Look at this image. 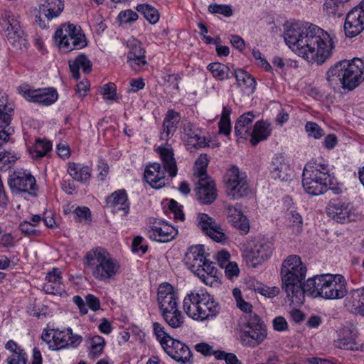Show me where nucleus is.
Masks as SVG:
<instances>
[{
	"label": "nucleus",
	"instance_id": "obj_49",
	"mask_svg": "<svg viewBox=\"0 0 364 364\" xmlns=\"http://www.w3.org/2000/svg\"><path fill=\"white\" fill-rule=\"evenodd\" d=\"M305 129L309 136H311L316 139H321L325 134L323 129L316 122H306Z\"/></svg>",
	"mask_w": 364,
	"mask_h": 364
},
{
	"label": "nucleus",
	"instance_id": "obj_36",
	"mask_svg": "<svg viewBox=\"0 0 364 364\" xmlns=\"http://www.w3.org/2000/svg\"><path fill=\"white\" fill-rule=\"evenodd\" d=\"M67 171L73 180L85 183L91 177V168L88 166L75 162L68 163Z\"/></svg>",
	"mask_w": 364,
	"mask_h": 364
},
{
	"label": "nucleus",
	"instance_id": "obj_29",
	"mask_svg": "<svg viewBox=\"0 0 364 364\" xmlns=\"http://www.w3.org/2000/svg\"><path fill=\"white\" fill-rule=\"evenodd\" d=\"M156 151L162 161L164 170L168 173L171 178L175 177L178 173V168L171 145L166 143L159 146Z\"/></svg>",
	"mask_w": 364,
	"mask_h": 364
},
{
	"label": "nucleus",
	"instance_id": "obj_59",
	"mask_svg": "<svg viewBox=\"0 0 364 364\" xmlns=\"http://www.w3.org/2000/svg\"><path fill=\"white\" fill-rule=\"evenodd\" d=\"M46 283H56L62 282V273L60 269L53 268L52 270L49 271L46 276Z\"/></svg>",
	"mask_w": 364,
	"mask_h": 364
},
{
	"label": "nucleus",
	"instance_id": "obj_60",
	"mask_svg": "<svg viewBox=\"0 0 364 364\" xmlns=\"http://www.w3.org/2000/svg\"><path fill=\"white\" fill-rule=\"evenodd\" d=\"M7 364H28L26 353L11 355L6 360Z\"/></svg>",
	"mask_w": 364,
	"mask_h": 364
},
{
	"label": "nucleus",
	"instance_id": "obj_42",
	"mask_svg": "<svg viewBox=\"0 0 364 364\" xmlns=\"http://www.w3.org/2000/svg\"><path fill=\"white\" fill-rule=\"evenodd\" d=\"M349 0H324L323 4V12L328 16H340L341 15V8L343 4Z\"/></svg>",
	"mask_w": 364,
	"mask_h": 364
},
{
	"label": "nucleus",
	"instance_id": "obj_14",
	"mask_svg": "<svg viewBox=\"0 0 364 364\" xmlns=\"http://www.w3.org/2000/svg\"><path fill=\"white\" fill-rule=\"evenodd\" d=\"M326 212L329 218L341 224L355 221L358 218L352 203L341 198L330 200L327 204Z\"/></svg>",
	"mask_w": 364,
	"mask_h": 364
},
{
	"label": "nucleus",
	"instance_id": "obj_50",
	"mask_svg": "<svg viewBox=\"0 0 364 364\" xmlns=\"http://www.w3.org/2000/svg\"><path fill=\"white\" fill-rule=\"evenodd\" d=\"M194 273L197 274L198 277H204V274L216 275L217 269L214 263L205 258L201 267H199L198 271H196Z\"/></svg>",
	"mask_w": 364,
	"mask_h": 364
},
{
	"label": "nucleus",
	"instance_id": "obj_17",
	"mask_svg": "<svg viewBox=\"0 0 364 364\" xmlns=\"http://www.w3.org/2000/svg\"><path fill=\"white\" fill-rule=\"evenodd\" d=\"M198 227L203 233L208 236L213 241L225 244L228 241V236L220 223L206 213H199L197 216Z\"/></svg>",
	"mask_w": 364,
	"mask_h": 364
},
{
	"label": "nucleus",
	"instance_id": "obj_37",
	"mask_svg": "<svg viewBox=\"0 0 364 364\" xmlns=\"http://www.w3.org/2000/svg\"><path fill=\"white\" fill-rule=\"evenodd\" d=\"M270 124L263 120L257 121L251 131L250 143L252 146L257 145L260 141H264L268 138L271 134Z\"/></svg>",
	"mask_w": 364,
	"mask_h": 364
},
{
	"label": "nucleus",
	"instance_id": "obj_12",
	"mask_svg": "<svg viewBox=\"0 0 364 364\" xmlns=\"http://www.w3.org/2000/svg\"><path fill=\"white\" fill-rule=\"evenodd\" d=\"M319 296L328 300L341 299L347 294V282L342 274H323L319 282Z\"/></svg>",
	"mask_w": 364,
	"mask_h": 364
},
{
	"label": "nucleus",
	"instance_id": "obj_41",
	"mask_svg": "<svg viewBox=\"0 0 364 364\" xmlns=\"http://www.w3.org/2000/svg\"><path fill=\"white\" fill-rule=\"evenodd\" d=\"M136 9L151 24L156 23L159 20V13L154 6L142 4L136 6Z\"/></svg>",
	"mask_w": 364,
	"mask_h": 364
},
{
	"label": "nucleus",
	"instance_id": "obj_44",
	"mask_svg": "<svg viewBox=\"0 0 364 364\" xmlns=\"http://www.w3.org/2000/svg\"><path fill=\"white\" fill-rule=\"evenodd\" d=\"M209 159L207 154H200L195 162L194 175L198 178L210 177L207 174V167L208 165Z\"/></svg>",
	"mask_w": 364,
	"mask_h": 364
},
{
	"label": "nucleus",
	"instance_id": "obj_30",
	"mask_svg": "<svg viewBox=\"0 0 364 364\" xmlns=\"http://www.w3.org/2000/svg\"><path fill=\"white\" fill-rule=\"evenodd\" d=\"M107 205L114 212H122L123 216H127L130 210V203L124 189H119L113 192L106 198Z\"/></svg>",
	"mask_w": 364,
	"mask_h": 364
},
{
	"label": "nucleus",
	"instance_id": "obj_21",
	"mask_svg": "<svg viewBox=\"0 0 364 364\" xmlns=\"http://www.w3.org/2000/svg\"><path fill=\"white\" fill-rule=\"evenodd\" d=\"M273 249V244L268 239L261 238L256 240L247 256L248 262L255 267L270 257Z\"/></svg>",
	"mask_w": 364,
	"mask_h": 364
},
{
	"label": "nucleus",
	"instance_id": "obj_28",
	"mask_svg": "<svg viewBox=\"0 0 364 364\" xmlns=\"http://www.w3.org/2000/svg\"><path fill=\"white\" fill-rule=\"evenodd\" d=\"M25 97L28 101L48 106L58 100V95L55 89L48 87L29 90L25 92Z\"/></svg>",
	"mask_w": 364,
	"mask_h": 364
},
{
	"label": "nucleus",
	"instance_id": "obj_33",
	"mask_svg": "<svg viewBox=\"0 0 364 364\" xmlns=\"http://www.w3.org/2000/svg\"><path fill=\"white\" fill-rule=\"evenodd\" d=\"M68 65L71 76L76 80H79L80 77V68H82L83 73L85 74L92 71V62L84 53L78 55L74 60H70Z\"/></svg>",
	"mask_w": 364,
	"mask_h": 364
},
{
	"label": "nucleus",
	"instance_id": "obj_5",
	"mask_svg": "<svg viewBox=\"0 0 364 364\" xmlns=\"http://www.w3.org/2000/svg\"><path fill=\"white\" fill-rule=\"evenodd\" d=\"M183 309L189 318L205 321L215 318L220 314V306L206 291L198 290L186 294Z\"/></svg>",
	"mask_w": 364,
	"mask_h": 364
},
{
	"label": "nucleus",
	"instance_id": "obj_26",
	"mask_svg": "<svg viewBox=\"0 0 364 364\" xmlns=\"http://www.w3.org/2000/svg\"><path fill=\"white\" fill-rule=\"evenodd\" d=\"M63 8L64 4L61 0H45L44 3L41 4L39 7V16H37L36 22L41 28H46V23L43 18L50 21L58 16L63 11Z\"/></svg>",
	"mask_w": 364,
	"mask_h": 364
},
{
	"label": "nucleus",
	"instance_id": "obj_43",
	"mask_svg": "<svg viewBox=\"0 0 364 364\" xmlns=\"http://www.w3.org/2000/svg\"><path fill=\"white\" fill-rule=\"evenodd\" d=\"M232 77H235L239 87H255V81L253 77L242 69L232 70Z\"/></svg>",
	"mask_w": 364,
	"mask_h": 364
},
{
	"label": "nucleus",
	"instance_id": "obj_62",
	"mask_svg": "<svg viewBox=\"0 0 364 364\" xmlns=\"http://www.w3.org/2000/svg\"><path fill=\"white\" fill-rule=\"evenodd\" d=\"M223 268H225V274L229 279H232L239 274L240 269L236 262H230Z\"/></svg>",
	"mask_w": 364,
	"mask_h": 364
},
{
	"label": "nucleus",
	"instance_id": "obj_40",
	"mask_svg": "<svg viewBox=\"0 0 364 364\" xmlns=\"http://www.w3.org/2000/svg\"><path fill=\"white\" fill-rule=\"evenodd\" d=\"M50 141L41 139H36L35 144L28 148V151L33 158H41L46 156L51 149Z\"/></svg>",
	"mask_w": 364,
	"mask_h": 364
},
{
	"label": "nucleus",
	"instance_id": "obj_24",
	"mask_svg": "<svg viewBox=\"0 0 364 364\" xmlns=\"http://www.w3.org/2000/svg\"><path fill=\"white\" fill-rule=\"evenodd\" d=\"M272 178L281 181H289L294 176V171L285 157L282 154H276L272 158L270 167Z\"/></svg>",
	"mask_w": 364,
	"mask_h": 364
},
{
	"label": "nucleus",
	"instance_id": "obj_15",
	"mask_svg": "<svg viewBox=\"0 0 364 364\" xmlns=\"http://www.w3.org/2000/svg\"><path fill=\"white\" fill-rule=\"evenodd\" d=\"M225 181L227 195L232 199H239L250 192L245 176L236 166L228 171Z\"/></svg>",
	"mask_w": 364,
	"mask_h": 364
},
{
	"label": "nucleus",
	"instance_id": "obj_22",
	"mask_svg": "<svg viewBox=\"0 0 364 364\" xmlns=\"http://www.w3.org/2000/svg\"><path fill=\"white\" fill-rule=\"evenodd\" d=\"M14 109L7 105V97L4 93L0 92V139L6 142L14 132L10 127Z\"/></svg>",
	"mask_w": 364,
	"mask_h": 364
},
{
	"label": "nucleus",
	"instance_id": "obj_11",
	"mask_svg": "<svg viewBox=\"0 0 364 364\" xmlns=\"http://www.w3.org/2000/svg\"><path fill=\"white\" fill-rule=\"evenodd\" d=\"M0 26L5 31L9 43L16 50H26L28 42L21 29L18 16L11 11H4L0 18Z\"/></svg>",
	"mask_w": 364,
	"mask_h": 364
},
{
	"label": "nucleus",
	"instance_id": "obj_48",
	"mask_svg": "<svg viewBox=\"0 0 364 364\" xmlns=\"http://www.w3.org/2000/svg\"><path fill=\"white\" fill-rule=\"evenodd\" d=\"M213 355L217 360H225L226 364H242L236 355L232 353H226L218 350L213 352Z\"/></svg>",
	"mask_w": 364,
	"mask_h": 364
},
{
	"label": "nucleus",
	"instance_id": "obj_56",
	"mask_svg": "<svg viewBox=\"0 0 364 364\" xmlns=\"http://www.w3.org/2000/svg\"><path fill=\"white\" fill-rule=\"evenodd\" d=\"M19 230L26 236L31 237L38 235L39 231L35 228V224L28 221H23L19 225Z\"/></svg>",
	"mask_w": 364,
	"mask_h": 364
},
{
	"label": "nucleus",
	"instance_id": "obj_57",
	"mask_svg": "<svg viewBox=\"0 0 364 364\" xmlns=\"http://www.w3.org/2000/svg\"><path fill=\"white\" fill-rule=\"evenodd\" d=\"M170 210L173 213L174 218L183 221L185 219L184 213L181 209V206L173 199H171L168 204Z\"/></svg>",
	"mask_w": 364,
	"mask_h": 364
},
{
	"label": "nucleus",
	"instance_id": "obj_7",
	"mask_svg": "<svg viewBox=\"0 0 364 364\" xmlns=\"http://www.w3.org/2000/svg\"><path fill=\"white\" fill-rule=\"evenodd\" d=\"M178 294L168 283L159 285L157 292V303L160 314L164 321L172 328H181L185 318L178 306Z\"/></svg>",
	"mask_w": 364,
	"mask_h": 364
},
{
	"label": "nucleus",
	"instance_id": "obj_13",
	"mask_svg": "<svg viewBox=\"0 0 364 364\" xmlns=\"http://www.w3.org/2000/svg\"><path fill=\"white\" fill-rule=\"evenodd\" d=\"M266 326L255 314H250L245 328L240 333L241 343L245 346L256 347L267 337Z\"/></svg>",
	"mask_w": 364,
	"mask_h": 364
},
{
	"label": "nucleus",
	"instance_id": "obj_54",
	"mask_svg": "<svg viewBox=\"0 0 364 364\" xmlns=\"http://www.w3.org/2000/svg\"><path fill=\"white\" fill-rule=\"evenodd\" d=\"M208 11L213 14H223L226 17L232 15V10L230 6L222 4H210L208 6Z\"/></svg>",
	"mask_w": 364,
	"mask_h": 364
},
{
	"label": "nucleus",
	"instance_id": "obj_27",
	"mask_svg": "<svg viewBox=\"0 0 364 364\" xmlns=\"http://www.w3.org/2000/svg\"><path fill=\"white\" fill-rule=\"evenodd\" d=\"M145 181L154 188L159 189L169 183L166 178L165 171L162 169L159 163L149 164L144 173Z\"/></svg>",
	"mask_w": 364,
	"mask_h": 364
},
{
	"label": "nucleus",
	"instance_id": "obj_10",
	"mask_svg": "<svg viewBox=\"0 0 364 364\" xmlns=\"http://www.w3.org/2000/svg\"><path fill=\"white\" fill-rule=\"evenodd\" d=\"M41 338L53 350L76 348L82 341V337L78 334H74L70 327L63 330L58 328L44 330Z\"/></svg>",
	"mask_w": 364,
	"mask_h": 364
},
{
	"label": "nucleus",
	"instance_id": "obj_39",
	"mask_svg": "<svg viewBox=\"0 0 364 364\" xmlns=\"http://www.w3.org/2000/svg\"><path fill=\"white\" fill-rule=\"evenodd\" d=\"M208 70L211 73L213 77L218 80H224L232 77V70L226 65L215 62L210 63Z\"/></svg>",
	"mask_w": 364,
	"mask_h": 364
},
{
	"label": "nucleus",
	"instance_id": "obj_31",
	"mask_svg": "<svg viewBox=\"0 0 364 364\" xmlns=\"http://www.w3.org/2000/svg\"><path fill=\"white\" fill-rule=\"evenodd\" d=\"M128 46L129 50L127 53V61L135 70L146 64L145 60V50L141 42L136 39L131 41Z\"/></svg>",
	"mask_w": 364,
	"mask_h": 364
},
{
	"label": "nucleus",
	"instance_id": "obj_18",
	"mask_svg": "<svg viewBox=\"0 0 364 364\" xmlns=\"http://www.w3.org/2000/svg\"><path fill=\"white\" fill-rule=\"evenodd\" d=\"M358 338L359 333L355 326H343L337 331L334 346L341 349L358 351L362 348Z\"/></svg>",
	"mask_w": 364,
	"mask_h": 364
},
{
	"label": "nucleus",
	"instance_id": "obj_19",
	"mask_svg": "<svg viewBox=\"0 0 364 364\" xmlns=\"http://www.w3.org/2000/svg\"><path fill=\"white\" fill-rule=\"evenodd\" d=\"M364 30V0L346 15L344 31L346 36L353 38Z\"/></svg>",
	"mask_w": 364,
	"mask_h": 364
},
{
	"label": "nucleus",
	"instance_id": "obj_51",
	"mask_svg": "<svg viewBox=\"0 0 364 364\" xmlns=\"http://www.w3.org/2000/svg\"><path fill=\"white\" fill-rule=\"evenodd\" d=\"M148 250V245L145 242L144 238L141 236H136L132 240V251L134 253L144 255Z\"/></svg>",
	"mask_w": 364,
	"mask_h": 364
},
{
	"label": "nucleus",
	"instance_id": "obj_47",
	"mask_svg": "<svg viewBox=\"0 0 364 364\" xmlns=\"http://www.w3.org/2000/svg\"><path fill=\"white\" fill-rule=\"evenodd\" d=\"M105 339L100 336H95L90 339V351L92 356L100 355L105 347Z\"/></svg>",
	"mask_w": 364,
	"mask_h": 364
},
{
	"label": "nucleus",
	"instance_id": "obj_8",
	"mask_svg": "<svg viewBox=\"0 0 364 364\" xmlns=\"http://www.w3.org/2000/svg\"><path fill=\"white\" fill-rule=\"evenodd\" d=\"M153 331L164 350L173 360L183 364L193 361V354L189 347L179 340L173 338L159 322L153 323Z\"/></svg>",
	"mask_w": 364,
	"mask_h": 364
},
{
	"label": "nucleus",
	"instance_id": "obj_16",
	"mask_svg": "<svg viewBox=\"0 0 364 364\" xmlns=\"http://www.w3.org/2000/svg\"><path fill=\"white\" fill-rule=\"evenodd\" d=\"M8 184L11 191L18 193H27L31 196L32 191L37 189L36 178L27 170H18L9 175Z\"/></svg>",
	"mask_w": 364,
	"mask_h": 364
},
{
	"label": "nucleus",
	"instance_id": "obj_9",
	"mask_svg": "<svg viewBox=\"0 0 364 364\" xmlns=\"http://www.w3.org/2000/svg\"><path fill=\"white\" fill-rule=\"evenodd\" d=\"M53 38L60 49L65 52L82 49L87 46L82 29L73 23L62 24L55 31Z\"/></svg>",
	"mask_w": 364,
	"mask_h": 364
},
{
	"label": "nucleus",
	"instance_id": "obj_38",
	"mask_svg": "<svg viewBox=\"0 0 364 364\" xmlns=\"http://www.w3.org/2000/svg\"><path fill=\"white\" fill-rule=\"evenodd\" d=\"M319 282H321V274L316 275L312 278L308 279L305 282H301V288L302 289L303 299H301V302H292L295 304H301L304 301L305 292H309L311 295L319 296V291L321 288Z\"/></svg>",
	"mask_w": 364,
	"mask_h": 364
},
{
	"label": "nucleus",
	"instance_id": "obj_53",
	"mask_svg": "<svg viewBox=\"0 0 364 364\" xmlns=\"http://www.w3.org/2000/svg\"><path fill=\"white\" fill-rule=\"evenodd\" d=\"M18 157L13 152L3 151L0 154V167L10 168L16 162Z\"/></svg>",
	"mask_w": 364,
	"mask_h": 364
},
{
	"label": "nucleus",
	"instance_id": "obj_46",
	"mask_svg": "<svg viewBox=\"0 0 364 364\" xmlns=\"http://www.w3.org/2000/svg\"><path fill=\"white\" fill-rule=\"evenodd\" d=\"M43 290L46 294L58 295L60 296H63L65 294L63 282L56 283H45L43 286Z\"/></svg>",
	"mask_w": 364,
	"mask_h": 364
},
{
	"label": "nucleus",
	"instance_id": "obj_61",
	"mask_svg": "<svg viewBox=\"0 0 364 364\" xmlns=\"http://www.w3.org/2000/svg\"><path fill=\"white\" fill-rule=\"evenodd\" d=\"M242 217H245L241 210L236 209L235 208H229L228 209V219L229 222L234 226L236 223L240 222Z\"/></svg>",
	"mask_w": 364,
	"mask_h": 364
},
{
	"label": "nucleus",
	"instance_id": "obj_55",
	"mask_svg": "<svg viewBox=\"0 0 364 364\" xmlns=\"http://www.w3.org/2000/svg\"><path fill=\"white\" fill-rule=\"evenodd\" d=\"M139 18L136 12L131 9L122 11L119 12L117 18L120 23H127L136 21Z\"/></svg>",
	"mask_w": 364,
	"mask_h": 364
},
{
	"label": "nucleus",
	"instance_id": "obj_34",
	"mask_svg": "<svg viewBox=\"0 0 364 364\" xmlns=\"http://www.w3.org/2000/svg\"><path fill=\"white\" fill-rule=\"evenodd\" d=\"M255 118L252 112H247L240 115L235 124V134L237 137L247 139L252 131V124Z\"/></svg>",
	"mask_w": 364,
	"mask_h": 364
},
{
	"label": "nucleus",
	"instance_id": "obj_3",
	"mask_svg": "<svg viewBox=\"0 0 364 364\" xmlns=\"http://www.w3.org/2000/svg\"><path fill=\"white\" fill-rule=\"evenodd\" d=\"M326 80L333 90H354L364 80V60L354 58L336 63L327 71Z\"/></svg>",
	"mask_w": 364,
	"mask_h": 364
},
{
	"label": "nucleus",
	"instance_id": "obj_23",
	"mask_svg": "<svg viewBox=\"0 0 364 364\" xmlns=\"http://www.w3.org/2000/svg\"><path fill=\"white\" fill-rule=\"evenodd\" d=\"M196 195L197 200L202 204L213 203L218 196L215 181L210 177L198 178Z\"/></svg>",
	"mask_w": 364,
	"mask_h": 364
},
{
	"label": "nucleus",
	"instance_id": "obj_64",
	"mask_svg": "<svg viewBox=\"0 0 364 364\" xmlns=\"http://www.w3.org/2000/svg\"><path fill=\"white\" fill-rule=\"evenodd\" d=\"M85 302L88 307L94 311L100 308V299L93 294H87L85 296Z\"/></svg>",
	"mask_w": 364,
	"mask_h": 364
},
{
	"label": "nucleus",
	"instance_id": "obj_63",
	"mask_svg": "<svg viewBox=\"0 0 364 364\" xmlns=\"http://www.w3.org/2000/svg\"><path fill=\"white\" fill-rule=\"evenodd\" d=\"M230 255L226 250H222L218 252L216 255L215 259L218 262V265L223 268L228 263H230Z\"/></svg>",
	"mask_w": 364,
	"mask_h": 364
},
{
	"label": "nucleus",
	"instance_id": "obj_2",
	"mask_svg": "<svg viewBox=\"0 0 364 364\" xmlns=\"http://www.w3.org/2000/svg\"><path fill=\"white\" fill-rule=\"evenodd\" d=\"M333 173L330 165L322 157L312 159L304 166L302 185L305 191L311 196H319L332 188L334 184Z\"/></svg>",
	"mask_w": 364,
	"mask_h": 364
},
{
	"label": "nucleus",
	"instance_id": "obj_58",
	"mask_svg": "<svg viewBox=\"0 0 364 364\" xmlns=\"http://www.w3.org/2000/svg\"><path fill=\"white\" fill-rule=\"evenodd\" d=\"M289 222L291 223L292 226L296 229L297 233H300L302 230L303 220L300 214L298 213L291 211L289 217Z\"/></svg>",
	"mask_w": 364,
	"mask_h": 364
},
{
	"label": "nucleus",
	"instance_id": "obj_20",
	"mask_svg": "<svg viewBox=\"0 0 364 364\" xmlns=\"http://www.w3.org/2000/svg\"><path fill=\"white\" fill-rule=\"evenodd\" d=\"M147 236L151 240L166 243L173 240L178 230L163 220H156L147 229Z\"/></svg>",
	"mask_w": 364,
	"mask_h": 364
},
{
	"label": "nucleus",
	"instance_id": "obj_6",
	"mask_svg": "<svg viewBox=\"0 0 364 364\" xmlns=\"http://www.w3.org/2000/svg\"><path fill=\"white\" fill-rule=\"evenodd\" d=\"M85 261L92 277L98 281L109 282L119 272L118 261L101 247L88 251L85 256Z\"/></svg>",
	"mask_w": 364,
	"mask_h": 364
},
{
	"label": "nucleus",
	"instance_id": "obj_32",
	"mask_svg": "<svg viewBox=\"0 0 364 364\" xmlns=\"http://www.w3.org/2000/svg\"><path fill=\"white\" fill-rule=\"evenodd\" d=\"M205 257H204L203 245L191 246L186 253L183 261L186 267L193 273L198 271Z\"/></svg>",
	"mask_w": 364,
	"mask_h": 364
},
{
	"label": "nucleus",
	"instance_id": "obj_4",
	"mask_svg": "<svg viewBox=\"0 0 364 364\" xmlns=\"http://www.w3.org/2000/svg\"><path fill=\"white\" fill-rule=\"evenodd\" d=\"M307 268L296 255L287 257L281 266L282 288L291 302H301L303 299L301 282L306 278Z\"/></svg>",
	"mask_w": 364,
	"mask_h": 364
},
{
	"label": "nucleus",
	"instance_id": "obj_45",
	"mask_svg": "<svg viewBox=\"0 0 364 364\" xmlns=\"http://www.w3.org/2000/svg\"><path fill=\"white\" fill-rule=\"evenodd\" d=\"M361 289H358L356 290H354L353 292L352 296V308L351 311L353 313L360 314L363 316H364V298L360 296V295H358V291H360Z\"/></svg>",
	"mask_w": 364,
	"mask_h": 364
},
{
	"label": "nucleus",
	"instance_id": "obj_52",
	"mask_svg": "<svg viewBox=\"0 0 364 364\" xmlns=\"http://www.w3.org/2000/svg\"><path fill=\"white\" fill-rule=\"evenodd\" d=\"M73 213L76 222L80 223L83 220L91 221V211L87 207H77L73 210Z\"/></svg>",
	"mask_w": 364,
	"mask_h": 364
},
{
	"label": "nucleus",
	"instance_id": "obj_25",
	"mask_svg": "<svg viewBox=\"0 0 364 364\" xmlns=\"http://www.w3.org/2000/svg\"><path fill=\"white\" fill-rule=\"evenodd\" d=\"M183 139L190 148L196 149L208 147L210 145L202 136V130L191 122H186L183 127Z\"/></svg>",
	"mask_w": 364,
	"mask_h": 364
},
{
	"label": "nucleus",
	"instance_id": "obj_1",
	"mask_svg": "<svg viewBox=\"0 0 364 364\" xmlns=\"http://www.w3.org/2000/svg\"><path fill=\"white\" fill-rule=\"evenodd\" d=\"M284 40L299 56L317 65H321L331 58L335 46L326 31L307 23H291L284 32Z\"/></svg>",
	"mask_w": 364,
	"mask_h": 364
},
{
	"label": "nucleus",
	"instance_id": "obj_35",
	"mask_svg": "<svg viewBox=\"0 0 364 364\" xmlns=\"http://www.w3.org/2000/svg\"><path fill=\"white\" fill-rule=\"evenodd\" d=\"M179 121V113L173 109H169L163 122V132L161 133V139L168 140L176 132Z\"/></svg>",
	"mask_w": 364,
	"mask_h": 364
}]
</instances>
